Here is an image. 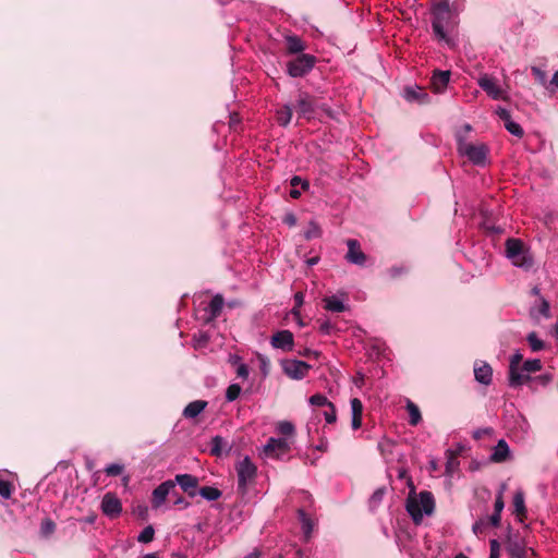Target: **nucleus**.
Returning a JSON list of instances; mask_svg holds the SVG:
<instances>
[{"label":"nucleus","mask_w":558,"mask_h":558,"mask_svg":"<svg viewBox=\"0 0 558 558\" xmlns=\"http://www.w3.org/2000/svg\"><path fill=\"white\" fill-rule=\"evenodd\" d=\"M278 430L281 435L290 436L294 433V425L291 422L282 421L278 424Z\"/></svg>","instance_id":"obj_46"},{"label":"nucleus","mask_w":558,"mask_h":558,"mask_svg":"<svg viewBox=\"0 0 558 558\" xmlns=\"http://www.w3.org/2000/svg\"><path fill=\"white\" fill-rule=\"evenodd\" d=\"M532 74L534 75L535 80L544 85L546 83V73L545 71H543L542 69L537 68V66H532Z\"/></svg>","instance_id":"obj_51"},{"label":"nucleus","mask_w":558,"mask_h":558,"mask_svg":"<svg viewBox=\"0 0 558 558\" xmlns=\"http://www.w3.org/2000/svg\"><path fill=\"white\" fill-rule=\"evenodd\" d=\"M293 110L290 105H284L277 110V122L281 126H287L292 119Z\"/></svg>","instance_id":"obj_30"},{"label":"nucleus","mask_w":558,"mask_h":558,"mask_svg":"<svg viewBox=\"0 0 558 558\" xmlns=\"http://www.w3.org/2000/svg\"><path fill=\"white\" fill-rule=\"evenodd\" d=\"M226 446L227 442L221 436H215L211 439L210 454L215 457H220Z\"/></svg>","instance_id":"obj_35"},{"label":"nucleus","mask_w":558,"mask_h":558,"mask_svg":"<svg viewBox=\"0 0 558 558\" xmlns=\"http://www.w3.org/2000/svg\"><path fill=\"white\" fill-rule=\"evenodd\" d=\"M304 41L295 35L286 37V49L289 54H301L305 50Z\"/></svg>","instance_id":"obj_24"},{"label":"nucleus","mask_w":558,"mask_h":558,"mask_svg":"<svg viewBox=\"0 0 558 558\" xmlns=\"http://www.w3.org/2000/svg\"><path fill=\"white\" fill-rule=\"evenodd\" d=\"M13 492V485L9 481L0 480V496L9 499Z\"/></svg>","instance_id":"obj_44"},{"label":"nucleus","mask_w":558,"mask_h":558,"mask_svg":"<svg viewBox=\"0 0 558 558\" xmlns=\"http://www.w3.org/2000/svg\"><path fill=\"white\" fill-rule=\"evenodd\" d=\"M174 505L181 506L182 508H186L190 506V502H187L183 497H178L174 500Z\"/></svg>","instance_id":"obj_64"},{"label":"nucleus","mask_w":558,"mask_h":558,"mask_svg":"<svg viewBox=\"0 0 558 558\" xmlns=\"http://www.w3.org/2000/svg\"><path fill=\"white\" fill-rule=\"evenodd\" d=\"M506 550L511 558H526V546L519 534L509 535L506 542Z\"/></svg>","instance_id":"obj_10"},{"label":"nucleus","mask_w":558,"mask_h":558,"mask_svg":"<svg viewBox=\"0 0 558 558\" xmlns=\"http://www.w3.org/2000/svg\"><path fill=\"white\" fill-rule=\"evenodd\" d=\"M295 109L300 117H304L310 120L315 111L314 97L307 93L301 92L296 100Z\"/></svg>","instance_id":"obj_12"},{"label":"nucleus","mask_w":558,"mask_h":558,"mask_svg":"<svg viewBox=\"0 0 558 558\" xmlns=\"http://www.w3.org/2000/svg\"><path fill=\"white\" fill-rule=\"evenodd\" d=\"M513 507L514 512L520 521H523V518L526 517V508L524 504V494L522 490L515 492L513 496Z\"/></svg>","instance_id":"obj_28"},{"label":"nucleus","mask_w":558,"mask_h":558,"mask_svg":"<svg viewBox=\"0 0 558 558\" xmlns=\"http://www.w3.org/2000/svg\"><path fill=\"white\" fill-rule=\"evenodd\" d=\"M290 184L292 187H296L298 185H301L303 191H306L310 189V183L307 180H303L301 177L294 175L290 180Z\"/></svg>","instance_id":"obj_50"},{"label":"nucleus","mask_w":558,"mask_h":558,"mask_svg":"<svg viewBox=\"0 0 558 558\" xmlns=\"http://www.w3.org/2000/svg\"><path fill=\"white\" fill-rule=\"evenodd\" d=\"M332 325L329 322H324L319 326V331L324 335H329L332 330Z\"/></svg>","instance_id":"obj_63"},{"label":"nucleus","mask_w":558,"mask_h":558,"mask_svg":"<svg viewBox=\"0 0 558 558\" xmlns=\"http://www.w3.org/2000/svg\"><path fill=\"white\" fill-rule=\"evenodd\" d=\"M238 474V489L244 494L250 483L255 480L257 468L248 457H245L235 465Z\"/></svg>","instance_id":"obj_5"},{"label":"nucleus","mask_w":558,"mask_h":558,"mask_svg":"<svg viewBox=\"0 0 558 558\" xmlns=\"http://www.w3.org/2000/svg\"><path fill=\"white\" fill-rule=\"evenodd\" d=\"M324 301L327 311L342 313L345 310L344 304L336 296L326 298Z\"/></svg>","instance_id":"obj_33"},{"label":"nucleus","mask_w":558,"mask_h":558,"mask_svg":"<svg viewBox=\"0 0 558 558\" xmlns=\"http://www.w3.org/2000/svg\"><path fill=\"white\" fill-rule=\"evenodd\" d=\"M180 485L182 490L186 493L190 497H195L198 493V478L191 474H178L175 476V482Z\"/></svg>","instance_id":"obj_15"},{"label":"nucleus","mask_w":558,"mask_h":558,"mask_svg":"<svg viewBox=\"0 0 558 558\" xmlns=\"http://www.w3.org/2000/svg\"><path fill=\"white\" fill-rule=\"evenodd\" d=\"M236 375L241 378H247L248 376V367L245 364H240L236 369Z\"/></svg>","instance_id":"obj_62"},{"label":"nucleus","mask_w":558,"mask_h":558,"mask_svg":"<svg viewBox=\"0 0 558 558\" xmlns=\"http://www.w3.org/2000/svg\"><path fill=\"white\" fill-rule=\"evenodd\" d=\"M300 518L302 520V526L304 532L307 534L312 530V522L311 519L306 515V513L303 510L299 511Z\"/></svg>","instance_id":"obj_53"},{"label":"nucleus","mask_w":558,"mask_h":558,"mask_svg":"<svg viewBox=\"0 0 558 558\" xmlns=\"http://www.w3.org/2000/svg\"><path fill=\"white\" fill-rule=\"evenodd\" d=\"M474 377L475 380L482 385L488 386L493 380V368L484 361H476L474 363Z\"/></svg>","instance_id":"obj_16"},{"label":"nucleus","mask_w":558,"mask_h":558,"mask_svg":"<svg viewBox=\"0 0 558 558\" xmlns=\"http://www.w3.org/2000/svg\"><path fill=\"white\" fill-rule=\"evenodd\" d=\"M483 221L481 222V229L483 232L490 236V241L495 242L498 240L497 235L504 232V229L496 227L493 219L486 215V211H482Z\"/></svg>","instance_id":"obj_19"},{"label":"nucleus","mask_w":558,"mask_h":558,"mask_svg":"<svg viewBox=\"0 0 558 558\" xmlns=\"http://www.w3.org/2000/svg\"><path fill=\"white\" fill-rule=\"evenodd\" d=\"M207 404L208 402L205 400L192 401L184 408L182 415L185 418H195L206 409Z\"/></svg>","instance_id":"obj_22"},{"label":"nucleus","mask_w":558,"mask_h":558,"mask_svg":"<svg viewBox=\"0 0 558 558\" xmlns=\"http://www.w3.org/2000/svg\"><path fill=\"white\" fill-rule=\"evenodd\" d=\"M496 112H497L499 119L504 122L505 126L507 123L512 121L511 114L507 109L499 107Z\"/></svg>","instance_id":"obj_55"},{"label":"nucleus","mask_w":558,"mask_h":558,"mask_svg":"<svg viewBox=\"0 0 558 558\" xmlns=\"http://www.w3.org/2000/svg\"><path fill=\"white\" fill-rule=\"evenodd\" d=\"M530 315L535 320H538L539 315L544 316L545 318H549L550 317V306H549L548 301L545 300L544 298H541L539 306L537 308L532 307L530 311Z\"/></svg>","instance_id":"obj_29"},{"label":"nucleus","mask_w":558,"mask_h":558,"mask_svg":"<svg viewBox=\"0 0 558 558\" xmlns=\"http://www.w3.org/2000/svg\"><path fill=\"white\" fill-rule=\"evenodd\" d=\"M123 470H124V465L118 464V463H112L105 469V472L108 476H118V475L122 474Z\"/></svg>","instance_id":"obj_47"},{"label":"nucleus","mask_w":558,"mask_h":558,"mask_svg":"<svg viewBox=\"0 0 558 558\" xmlns=\"http://www.w3.org/2000/svg\"><path fill=\"white\" fill-rule=\"evenodd\" d=\"M405 509L415 524L423 521L424 514L432 515L435 511V498L428 490H422L418 495L414 489L409 493Z\"/></svg>","instance_id":"obj_2"},{"label":"nucleus","mask_w":558,"mask_h":558,"mask_svg":"<svg viewBox=\"0 0 558 558\" xmlns=\"http://www.w3.org/2000/svg\"><path fill=\"white\" fill-rule=\"evenodd\" d=\"M257 360L260 363L262 373L266 376L269 373V368H270L269 360L266 356H264L263 354H257Z\"/></svg>","instance_id":"obj_54"},{"label":"nucleus","mask_w":558,"mask_h":558,"mask_svg":"<svg viewBox=\"0 0 558 558\" xmlns=\"http://www.w3.org/2000/svg\"><path fill=\"white\" fill-rule=\"evenodd\" d=\"M525 371L517 369L515 374L520 377L519 383L513 381L511 377V373L509 374V386L512 388L521 387L524 384H532L533 377H531L529 374H525Z\"/></svg>","instance_id":"obj_36"},{"label":"nucleus","mask_w":558,"mask_h":558,"mask_svg":"<svg viewBox=\"0 0 558 558\" xmlns=\"http://www.w3.org/2000/svg\"><path fill=\"white\" fill-rule=\"evenodd\" d=\"M225 304V299L221 294H216L207 306V312L209 313V317L207 322L214 320L220 316Z\"/></svg>","instance_id":"obj_23"},{"label":"nucleus","mask_w":558,"mask_h":558,"mask_svg":"<svg viewBox=\"0 0 558 558\" xmlns=\"http://www.w3.org/2000/svg\"><path fill=\"white\" fill-rule=\"evenodd\" d=\"M290 451V445L282 438H270L264 447V452L268 458L283 459Z\"/></svg>","instance_id":"obj_8"},{"label":"nucleus","mask_w":558,"mask_h":558,"mask_svg":"<svg viewBox=\"0 0 558 558\" xmlns=\"http://www.w3.org/2000/svg\"><path fill=\"white\" fill-rule=\"evenodd\" d=\"M175 488V483L173 481H166L158 485L153 490L151 505L153 508H159L166 500L167 496L170 494L172 489Z\"/></svg>","instance_id":"obj_13"},{"label":"nucleus","mask_w":558,"mask_h":558,"mask_svg":"<svg viewBox=\"0 0 558 558\" xmlns=\"http://www.w3.org/2000/svg\"><path fill=\"white\" fill-rule=\"evenodd\" d=\"M197 494L209 501H214L221 497L222 492L216 487L203 486L199 488Z\"/></svg>","instance_id":"obj_32"},{"label":"nucleus","mask_w":558,"mask_h":558,"mask_svg":"<svg viewBox=\"0 0 558 558\" xmlns=\"http://www.w3.org/2000/svg\"><path fill=\"white\" fill-rule=\"evenodd\" d=\"M505 128L509 133H511L512 135H514L519 138H521L524 135V131H523L522 126L514 121L507 123Z\"/></svg>","instance_id":"obj_43"},{"label":"nucleus","mask_w":558,"mask_h":558,"mask_svg":"<svg viewBox=\"0 0 558 558\" xmlns=\"http://www.w3.org/2000/svg\"><path fill=\"white\" fill-rule=\"evenodd\" d=\"M407 410L410 415V420H409L410 425L416 426L422 420V415H421V411H420L418 407L415 403H413L412 401H409L407 404Z\"/></svg>","instance_id":"obj_34"},{"label":"nucleus","mask_w":558,"mask_h":558,"mask_svg":"<svg viewBox=\"0 0 558 558\" xmlns=\"http://www.w3.org/2000/svg\"><path fill=\"white\" fill-rule=\"evenodd\" d=\"M345 258L355 265H364L366 262V255L362 252L361 246H349V251Z\"/></svg>","instance_id":"obj_27"},{"label":"nucleus","mask_w":558,"mask_h":558,"mask_svg":"<svg viewBox=\"0 0 558 558\" xmlns=\"http://www.w3.org/2000/svg\"><path fill=\"white\" fill-rule=\"evenodd\" d=\"M553 377L549 374H543L536 377H533L532 384H538L543 387L547 386L551 381Z\"/></svg>","instance_id":"obj_52"},{"label":"nucleus","mask_w":558,"mask_h":558,"mask_svg":"<svg viewBox=\"0 0 558 558\" xmlns=\"http://www.w3.org/2000/svg\"><path fill=\"white\" fill-rule=\"evenodd\" d=\"M485 519H486L488 525L490 524L493 526H498L500 524L501 514L494 512L490 517L485 518Z\"/></svg>","instance_id":"obj_59"},{"label":"nucleus","mask_w":558,"mask_h":558,"mask_svg":"<svg viewBox=\"0 0 558 558\" xmlns=\"http://www.w3.org/2000/svg\"><path fill=\"white\" fill-rule=\"evenodd\" d=\"M526 340L533 352H538L545 348L544 341L538 339L535 331L530 332L526 337Z\"/></svg>","instance_id":"obj_37"},{"label":"nucleus","mask_w":558,"mask_h":558,"mask_svg":"<svg viewBox=\"0 0 558 558\" xmlns=\"http://www.w3.org/2000/svg\"><path fill=\"white\" fill-rule=\"evenodd\" d=\"M384 495H385V488L384 487L377 488L371 496V499H369L371 506L375 507V506L379 505L384 498Z\"/></svg>","instance_id":"obj_49"},{"label":"nucleus","mask_w":558,"mask_h":558,"mask_svg":"<svg viewBox=\"0 0 558 558\" xmlns=\"http://www.w3.org/2000/svg\"><path fill=\"white\" fill-rule=\"evenodd\" d=\"M530 246H505V255L514 266L529 269L533 266Z\"/></svg>","instance_id":"obj_6"},{"label":"nucleus","mask_w":558,"mask_h":558,"mask_svg":"<svg viewBox=\"0 0 558 558\" xmlns=\"http://www.w3.org/2000/svg\"><path fill=\"white\" fill-rule=\"evenodd\" d=\"M461 452V448L458 450L448 449L446 451V474L452 476L453 473L459 469L460 462L458 460V456Z\"/></svg>","instance_id":"obj_25"},{"label":"nucleus","mask_w":558,"mask_h":558,"mask_svg":"<svg viewBox=\"0 0 558 558\" xmlns=\"http://www.w3.org/2000/svg\"><path fill=\"white\" fill-rule=\"evenodd\" d=\"M303 241H314L322 236V228L315 220H310L301 233Z\"/></svg>","instance_id":"obj_21"},{"label":"nucleus","mask_w":558,"mask_h":558,"mask_svg":"<svg viewBox=\"0 0 558 558\" xmlns=\"http://www.w3.org/2000/svg\"><path fill=\"white\" fill-rule=\"evenodd\" d=\"M409 269L404 266H392L387 269V275L390 279L396 280L408 274Z\"/></svg>","instance_id":"obj_40"},{"label":"nucleus","mask_w":558,"mask_h":558,"mask_svg":"<svg viewBox=\"0 0 558 558\" xmlns=\"http://www.w3.org/2000/svg\"><path fill=\"white\" fill-rule=\"evenodd\" d=\"M310 402L316 407H328L331 402L324 395L316 393L310 398Z\"/></svg>","instance_id":"obj_45"},{"label":"nucleus","mask_w":558,"mask_h":558,"mask_svg":"<svg viewBox=\"0 0 558 558\" xmlns=\"http://www.w3.org/2000/svg\"><path fill=\"white\" fill-rule=\"evenodd\" d=\"M316 61L315 56L301 53L287 63V72L291 77H303L314 68Z\"/></svg>","instance_id":"obj_4"},{"label":"nucleus","mask_w":558,"mask_h":558,"mask_svg":"<svg viewBox=\"0 0 558 558\" xmlns=\"http://www.w3.org/2000/svg\"><path fill=\"white\" fill-rule=\"evenodd\" d=\"M487 526H488V524H487L486 519H485V518H482V519L477 520V521L473 524L472 530H473V532H474L475 534H480V533H483V532H484V530H485Z\"/></svg>","instance_id":"obj_56"},{"label":"nucleus","mask_w":558,"mask_h":558,"mask_svg":"<svg viewBox=\"0 0 558 558\" xmlns=\"http://www.w3.org/2000/svg\"><path fill=\"white\" fill-rule=\"evenodd\" d=\"M522 361H523V355L520 352L514 353L510 357L509 374L511 373V377H512L513 381L519 383L520 377L515 374V371L521 368Z\"/></svg>","instance_id":"obj_31"},{"label":"nucleus","mask_w":558,"mask_h":558,"mask_svg":"<svg viewBox=\"0 0 558 558\" xmlns=\"http://www.w3.org/2000/svg\"><path fill=\"white\" fill-rule=\"evenodd\" d=\"M351 410H352V428L359 429L362 425V413H363V404L362 401L357 398H353L351 400Z\"/></svg>","instance_id":"obj_26"},{"label":"nucleus","mask_w":558,"mask_h":558,"mask_svg":"<svg viewBox=\"0 0 558 558\" xmlns=\"http://www.w3.org/2000/svg\"><path fill=\"white\" fill-rule=\"evenodd\" d=\"M458 150L461 155L466 156L468 159L476 166H484L489 153L488 146L483 143L473 144L462 140H460L458 143Z\"/></svg>","instance_id":"obj_3"},{"label":"nucleus","mask_w":558,"mask_h":558,"mask_svg":"<svg viewBox=\"0 0 558 558\" xmlns=\"http://www.w3.org/2000/svg\"><path fill=\"white\" fill-rule=\"evenodd\" d=\"M270 344L275 349L290 352L294 347V336L288 329L276 331L270 338Z\"/></svg>","instance_id":"obj_9"},{"label":"nucleus","mask_w":558,"mask_h":558,"mask_svg":"<svg viewBox=\"0 0 558 558\" xmlns=\"http://www.w3.org/2000/svg\"><path fill=\"white\" fill-rule=\"evenodd\" d=\"M432 28L438 40L452 45L449 33L453 32L458 24V11L450 4L449 0H438L430 7Z\"/></svg>","instance_id":"obj_1"},{"label":"nucleus","mask_w":558,"mask_h":558,"mask_svg":"<svg viewBox=\"0 0 558 558\" xmlns=\"http://www.w3.org/2000/svg\"><path fill=\"white\" fill-rule=\"evenodd\" d=\"M56 523L50 518H45L40 523V533L44 536H49L56 531Z\"/></svg>","instance_id":"obj_38"},{"label":"nucleus","mask_w":558,"mask_h":558,"mask_svg":"<svg viewBox=\"0 0 558 558\" xmlns=\"http://www.w3.org/2000/svg\"><path fill=\"white\" fill-rule=\"evenodd\" d=\"M155 530L151 525L144 527V530L140 533L137 541L141 543H149L154 539Z\"/></svg>","instance_id":"obj_42"},{"label":"nucleus","mask_w":558,"mask_h":558,"mask_svg":"<svg viewBox=\"0 0 558 558\" xmlns=\"http://www.w3.org/2000/svg\"><path fill=\"white\" fill-rule=\"evenodd\" d=\"M510 454L509 446L505 439H500L494 447V451L490 456V461L495 463L505 462Z\"/></svg>","instance_id":"obj_20"},{"label":"nucleus","mask_w":558,"mask_h":558,"mask_svg":"<svg viewBox=\"0 0 558 558\" xmlns=\"http://www.w3.org/2000/svg\"><path fill=\"white\" fill-rule=\"evenodd\" d=\"M478 85L493 99L505 98L502 89L497 85L494 77L483 75L478 78Z\"/></svg>","instance_id":"obj_14"},{"label":"nucleus","mask_w":558,"mask_h":558,"mask_svg":"<svg viewBox=\"0 0 558 558\" xmlns=\"http://www.w3.org/2000/svg\"><path fill=\"white\" fill-rule=\"evenodd\" d=\"M504 507H505V504H504L502 494L499 493L498 496L496 497V500H495L494 512H497V513L501 514V511H502Z\"/></svg>","instance_id":"obj_58"},{"label":"nucleus","mask_w":558,"mask_h":558,"mask_svg":"<svg viewBox=\"0 0 558 558\" xmlns=\"http://www.w3.org/2000/svg\"><path fill=\"white\" fill-rule=\"evenodd\" d=\"M328 409L324 411V416L327 423L332 424L337 420V411L332 403H330Z\"/></svg>","instance_id":"obj_48"},{"label":"nucleus","mask_w":558,"mask_h":558,"mask_svg":"<svg viewBox=\"0 0 558 558\" xmlns=\"http://www.w3.org/2000/svg\"><path fill=\"white\" fill-rule=\"evenodd\" d=\"M493 433V428L490 427H486V428H480V429H476L474 433H473V438L474 439H481L482 437H484L485 435H490Z\"/></svg>","instance_id":"obj_60"},{"label":"nucleus","mask_w":558,"mask_h":558,"mask_svg":"<svg viewBox=\"0 0 558 558\" xmlns=\"http://www.w3.org/2000/svg\"><path fill=\"white\" fill-rule=\"evenodd\" d=\"M282 220L289 227H294L296 225V222H298V219H296L295 215L292 214V213L286 214Z\"/></svg>","instance_id":"obj_61"},{"label":"nucleus","mask_w":558,"mask_h":558,"mask_svg":"<svg viewBox=\"0 0 558 558\" xmlns=\"http://www.w3.org/2000/svg\"><path fill=\"white\" fill-rule=\"evenodd\" d=\"M542 367L543 365L541 360L534 359L525 361L521 366V371H525L526 373H535L541 371Z\"/></svg>","instance_id":"obj_39"},{"label":"nucleus","mask_w":558,"mask_h":558,"mask_svg":"<svg viewBox=\"0 0 558 558\" xmlns=\"http://www.w3.org/2000/svg\"><path fill=\"white\" fill-rule=\"evenodd\" d=\"M450 71L435 70L430 78V86L433 90L435 93H442L450 81Z\"/></svg>","instance_id":"obj_18"},{"label":"nucleus","mask_w":558,"mask_h":558,"mask_svg":"<svg viewBox=\"0 0 558 558\" xmlns=\"http://www.w3.org/2000/svg\"><path fill=\"white\" fill-rule=\"evenodd\" d=\"M101 511L109 518H117L122 512L120 499L112 493L104 495L101 500Z\"/></svg>","instance_id":"obj_11"},{"label":"nucleus","mask_w":558,"mask_h":558,"mask_svg":"<svg viewBox=\"0 0 558 558\" xmlns=\"http://www.w3.org/2000/svg\"><path fill=\"white\" fill-rule=\"evenodd\" d=\"M283 373L291 379H303L311 366L303 361L299 360H283L281 362Z\"/></svg>","instance_id":"obj_7"},{"label":"nucleus","mask_w":558,"mask_h":558,"mask_svg":"<svg viewBox=\"0 0 558 558\" xmlns=\"http://www.w3.org/2000/svg\"><path fill=\"white\" fill-rule=\"evenodd\" d=\"M404 98L410 102L427 104L429 96L426 90L420 86H408L403 89Z\"/></svg>","instance_id":"obj_17"},{"label":"nucleus","mask_w":558,"mask_h":558,"mask_svg":"<svg viewBox=\"0 0 558 558\" xmlns=\"http://www.w3.org/2000/svg\"><path fill=\"white\" fill-rule=\"evenodd\" d=\"M490 545V555L489 558H499V548L500 545L497 539H492L489 542Z\"/></svg>","instance_id":"obj_57"},{"label":"nucleus","mask_w":558,"mask_h":558,"mask_svg":"<svg viewBox=\"0 0 558 558\" xmlns=\"http://www.w3.org/2000/svg\"><path fill=\"white\" fill-rule=\"evenodd\" d=\"M241 386L238 384H231L226 391V399L231 402L239 398L241 393Z\"/></svg>","instance_id":"obj_41"}]
</instances>
